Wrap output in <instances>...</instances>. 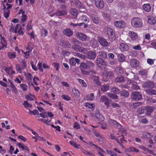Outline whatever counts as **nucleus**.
Wrapping results in <instances>:
<instances>
[{
  "label": "nucleus",
  "instance_id": "nucleus-1",
  "mask_svg": "<svg viewBox=\"0 0 156 156\" xmlns=\"http://www.w3.org/2000/svg\"><path fill=\"white\" fill-rule=\"evenodd\" d=\"M71 42L73 44L72 48L75 51L83 52L85 50V48L82 47V43L77 39L73 38L71 39Z\"/></svg>",
  "mask_w": 156,
  "mask_h": 156
},
{
  "label": "nucleus",
  "instance_id": "nucleus-2",
  "mask_svg": "<svg viewBox=\"0 0 156 156\" xmlns=\"http://www.w3.org/2000/svg\"><path fill=\"white\" fill-rule=\"evenodd\" d=\"M131 22L132 26L134 28H140L143 26V21L139 18L135 17L132 18Z\"/></svg>",
  "mask_w": 156,
  "mask_h": 156
},
{
  "label": "nucleus",
  "instance_id": "nucleus-3",
  "mask_svg": "<svg viewBox=\"0 0 156 156\" xmlns=\"http://www.w3.org/2000/svg\"><path fill=\"white\" fill-rule=\"evenodd\" d=\"M113 76V73L112 71L106 72L105 74L102 73V80L104 81H108L109 79H112Z\"/></svg>",
  "mask_w": 156,
  "mask_h": 156
},
{
  "label": "nucleus",
  "instance_id": "nucleus-4",
  "mask_svg": "<svg viewBox=\"0 0 156 156\" xmlns=\"http://www.w3.org/2000/svg\"><path fill=\"white\" fill-rule=\"evenodd\" d=\"M21 63L22 64L21 66L19 64H16V70L19 71L20 73H22V71L27 66L26 61H25L24 60H22Z\"/></svg>",
  "mask_w": 156,
  "mask_h": 156
},
{
  "label": "nucleus",
  "instance_id": "nucleus-5",
  "mask_svg": "<svg viewBox=\"0 0 156 156\" xmlns=\"http://www.w3.org/2000/svg\"><path fill=\"white\" fill-rule=\"evenodd\" d=\"M131 97L135 101H138L142 98L141 94L137 91H134L132 92Z\"/></svg>",
  "mask_w": 156,
  "mask_h": 156
},
{
  "label": "nucleus",
  "instance_id": "nucleus-6",
  "mask_svg": "<svg viewBox=\"0 0 156 156\" xmlns=\"http://www.w3.org/2000/svg\"><path fill=\"white\" fill-rule=\"evenodd\" d=\"M80 67L82 73L84 75L88 74L89 73L88 71L85 70V69H87L86 63L82 62L80 63Z\"/></svg>",
  "mask_w": 156,
  "mask_h": 156
},
{
  "label": "nucleus",
  "instance_id": "nucleus-7",
  "mask_svg": "<svg viewBox=\"0 0 156 156\" xmlns=\"http://www.w3.org/2000/svg\"><path fill=\"white\" fill-rule=\"evenodd\" d=\"M143 87L144 88L152 89L154 87V84L153 82L149 81L144 82L143 85Z\"/></svg>",
  "mask_w": 156,
  "mask_h": 156
},
{
  "label": "nucleus",
  "instance_id": "nucleus-8",
  "mask_svg": "<svg viewBox=\"0 0 156 156\" xmlns=\"http://www.w3.org/2000/svg\"><path fill=\"white\" fill-rule=\"evenodd\" d=\"M129 84L131 86L132 89L138 90L140 89V87L137 85V83L133 80H129Z\"/></svg>",
  "mask_w": 156,
  "mask_h": 156
},
{
  "label": "nucleus",
  "instance_id": "nucleus-9",
  "mask_svg": "<svg viewBox=\"0 0 156 156\" xmlns=\"http://www.w3.org/2000/svg\"><path fill=\"white\" fill-rule=\"evenodd\" d=\"M95 3L96 6L99 9L103 8L105 5V3L103 0H95Z\"/></svg>",
  "mask_w": 156,
  "mask_h": 156
},
{
  "label": "nucleus",
  "instance_id": "nucleus-10",
  "mask_svg": "<svg viewBox=\"0 0 156 156\" xmlns=\"http://www.w3.org/2000/svg\"><path fill=\"white\" fill-rule=\"evenodd\" d=\"M98 40L101 45L104 47H106L108 45V43L106 40L103 37L98 38Z\"/></svg>",
  "mask_w": 156,
  "mask_h": 156
},
{
  "label": "nucleus",
  "instance_id": "nucleus-11",
  "mask_svg": "<svg viewBox=\"0 0 156 156\" xmlns=\"http://www.w3.org/2000/svg\"><path fill=\"white\" fill-rule=\"evenodd\" d=\"M77 37L82 41L87 40L88 37L82 33H78L76 34Z\"/></svg>",
  "mask_w": 156,
  "mask_h": 156
},
{
  "label": "nucleus",
  "instance_id": "nucleus-12",
  "mask_svg": "<svg viewBox=\"0 0 156 156\" xmlns=\"http://www.w3.org/2000/svg\"><path fill=\"white\" fill-rule=\"evenodd\" d=\"M114 24L119 28H123L126 26L125 23L123 21H115L114 22Z\"/></svg>",
  "mask_w": 156,
  "mask_h": 156
},
{
  "label": "nucleus",
  "instance_id": "nucleus-13",
  "mask_svg": "<svg viewBox=\"0 0 156 156\" xmlns=\"http://www.w3.org/2000/svg\"><path fill=\"white\" fill-rule=\"evenodd\" d=\"M67 12L66 10H57L56 12L52 15H56L57 16H63L66 15Z\"/></svg>",
  "mask_w": 156,
  "mask_h": 156
},
{
  "label": "nucleus",
  "instance_id": "nucleus-14",
  "mask_svg": "<svg viewBox=\"0 0 156 156\" xmlns=\"http://www.w3.org/2000/svg\"><path fill=\"white\" fill-rule=\"evenodd\" d=\"M60 44L64 48H70L71 45L70 43L68 41H64L63 40H61L60 42Z\"/></svg>",
  "mask_w": 156,
  "mask_h": 156
},
{
  "label": "nucleus",
  "instance_id": "nucleus-15",
  "mask_svg": "<svg viewBox=\"0 0 156 156\" xmlns=\"http://www.w3.org/2000/svg\"><path fill=\"white\" fill-rule=\"evenodd\" d=\"M70 25L73 26V27H75L77 26L81 27L83 26L84 28H87L88 27L89 25L86 23H79L74 24L72 22L70 23Z\"/></svg>",
  "mask_w": 156,
  "mask_h": 156
},
{
  "label": "nucleus",
  "instance_id": "nucleus-16",
  "mask_svg": "<svg viewBox=\"0 0 156 156\" xmlns=\"http://www.w3.org/2000/svg\"><path fill=\"white\" fill-rule=\"evenodd\" d=\"M100 100L102 102H104L105 105L108 107L109 106L110 100L106 97L104 95L102 96L100 98Z\"/></svg>",
  "mask_w": 156,
  "mask_h": 156
},
{
  "label": "nucleus",
  "instance_id": "nucleus-17",
  "mask_svg": "<svg viewBox=\"0 0 156 156\" xmlns=\"http://www.w3.org/2000/svg\"><path fill=\"white\" fill-rule=\"evenodd\" d=\"M86 55L87 58L90 59H94L96 56L95 53L91 51L87 52Z\"/></svg>",
  "mask_w": 156,
  "mask_h": 156
},
{
  "label": "nucleus",
  "instance_id": "nucleus-18",
  "mask_svg": "<svg viewBox=\"0 0 156 156\" xmlns=\"http://www.w3.org/2000/svg\"><path fill=\"white\" fill-rule=\"evenodd\" d=\"M130 65L133 68H136L139 66V62L135 59H131L129 62Z\"/></svg>",
  "mask_w": 156,
  "mask_h": 156
},
{
  "label": "nucleus",
  "instance_id": "nucleus-19",
  "mask_svg": "<svg viewBox=\"0 0 156 156\" xmlns=\"http://www.w3.org/2000/svg\"><path fill=\"white\" fill-rule=\"evenodd\" d=\"M128 35L133 40H136L138 38V36L137 34L132 31H129Z\"/></svg>",
  "mask_w": 156,
  "mask_h": 156
},
{
  "label": "nucleus",
  "instance_id": "nucleus-20",
  "mask_svg": "<svg viewBox=\"0 0 156 156\" xmlns=\"http://www.w3.org/2000/svg\"><path fill=\"white\" fill-rule=\"evenodd\" d=\"M76 63L78 64H79L80 63V60L77 58H71L69 60L70 64L73 66H75Z\"/></svg>",
  "mask_w": 156,
  "mask_h": 156
},
{
  "label": "nucleus",
  "instance_id": "nucleus-21",
  "mask_svg": "<svg viewBox=\"0 0 156 156\" xmlns=\"http://www.w3.org/2000/svg\"><path fill=\"white\" fill-rule=\"evenodd\" d=\"M145 110L146 115H147L150 116L151 113L154 111V108L153 107L147 106L145 108Z\"/></svg>",
  "mask_w": 156,
  "mask_h": 156
},
{
  "label": "nucleus",
  "instance_id": "nucleus-22",
  "mask_svg": "<svg viewBox=\"0 0 156 156\" xmlns=\"http://www.w3.org/2000/svg\"><path fill=\"white\" fill-rule=\"evenodd\" d=\"M63 33L65 35L69 37H70L73 34V31L69 28H66L63 31Z\"/></svg>",
  "mask_w": 156,
  "mask_h": 156
},
{
  "label": "nucleus",
  "instance_id": "nucleus-23",
  "mask_svg": "<svg viewBox=\"0 0 156 156\" xmlns=\"http://www.w3.org/2000/svg\"><path fill=\"white\" fill-rule=\"evenodd\" d=\"M95 117L96 118L101 121H103L104 119V118L103 115L100 113V111L99 110L96 111L95 113Z\"/></svg>",
  "mask_w": 156,
  "mask_h": 156
},
{
  "label": "nucleus",
  "instance_id": "nucleus-24",
  "mask_svg": "<svg viewBox=\"0 0 156 156\" xmlns=\"http://www.w3.org/2000/svg\"><path fill=\"white\" fill-rule=\"evenodd\" d=\"M119 48L122 51H126L129 49V46L124 43H121L119 46Z\"/></svg>",
  "mask_w": 156,
  "mask_h": 156
},
{
  "label": "nucleus",
  "instance_id": "nucleus-25",
  "mask_svg": "<svg viewBox=\"0 0 156 156\" xmlns=\"http://www.w3.org/2000/svg\"><path fill=\"white\" fill-rule=\"evenodd\" d=\"M147 22L148 23L151 25H154L156 23V20L152 16H147Z\"/></svg>",
  "mask_w": 156,
  "mask_h": 156
},
{
  "label": "nucleus",
  "instance_id": "nucleus-26",
  "mask_svg": "<svg viewBox=\"0 0 156 156\" xmlns=\"http://www.w3.org/2000/svg\"><path fill=\"white\" fill-rule=\"evenodd\" d=\"M70 15L73 18L75 19L77 16L78 12L75 9L72 8L70 10Z\"/></svg>",
  "mask_w": 156,
  "mask_h": 156
},
{
  "label": "nucleus",
  "instance_id": "nucleus-27",
  "mask_svg": "<svg viewBox=\"0 0 156 156\" xmlns=\"http://www.w3.org/2000/svg\"><path fill=\"white\" fill-rule=\"evenodd\" d=\"M124 78L123 76H119L115 78V82L116 83H122L125 81Z\"/></svg>",
  "mask_w": 156,
  "mask_h": 156
},
{
  "label": "nucleus",
  "instance_id": "nucleus-28",
  "mask_svg": "<svg viewBox=\"0 0 156 156\" xmlns=\"http://www.w3.org/2000/svg\"><path fill=\"white\" fill-rule=\"evenodd\" d=\"M117 57L119 61L120 62H123L126 60V57L122 54H118Z\"/></svg>",
  "mask_w": 156,
  "mask_h": 156
},
{
  "label": "nucleus",
  "instance_id": "nucleus-29",
  "mask_svg": "<svg viewBox=\"0 0 156 156\" xmlns=\"http://www.w3.org/2000/svg\"><path fill=\"white\" fill-rule=\"evenodd\" d=\"M91 19L93 23L96 24H98L100 21L99 17L96 15H92L91 16Z\"/></svg>",
  "mask_w": 156,
  "mask_h": 156
},
{
  "label": "nucleus",
  "instance_id": "nucleus-30",
  "mask_svg": "<svg viewBox=\"0 0 156 156\" xmlns=\"http://www.w3.org/2000/svg\"><path fill=\"white\" fill-rule=\"evenodd\" d=\"M71 2L75 4L79 8H81L82 5L81 3L78 0H70Z\"/></svg>",
  "mask_w": 156,
  "mask_h": 156
},
{
  "label": "nucleus",
  "instance_id": "nucleus-31",
  "mask_svg": "<svg viewBox=\"0 0 156 156\" xmlns=\"http://www.w3.org/2000/svg\"><path fill=\"white\" fill-rule=\"evenodd\" d=\"M115 70L116 72V74L118 75H121L124 73L123 69L120 67H116L115 68Z\"/></svg>",
  "mask_w": 156,
  "mask_h": 156
},
{
  "label": "nucleus",
  "instance_id": "nucleus-32",
  "mask_svg": "<svg viewBox=\"0 0 156 156\" xmlns=\"http://www.w3.org/2000/svg\"><path fill=\"white\" fill-rule=\"evenodd\" d=\"M142 7L144 10L147 12H149L151 10V6L149 4H144Z\"/></svg>",
  "mask_w": 156,
  "mask_h": 156
},
{
  "label": "nucleus",
  "instance_id": "nucleus-33",
  "mask_svg": "<svg viewBox=\"0 0 156 156\" xmlns=\"http://www.w3.org/2000/svg\"><path fill=\"white\" fill-rule=\"evenodd\" d=\"M147 93L151 95H156V90L152 89H148L145 90Z\"/></svg>",
  "mask_w": 156,
  "mask_h": 156
},
{
  "label": "nucleus",
  "instance_id": "nucleus-34",
  "mask_svg": "<svg viewBox=\"0 0 156 156\" xmlns=\"http://www.w3.org/2000/svg\"><path fill=\"white\" fill-rule=\"evenodd\" d=\"M105 32L108 36L111 34H112L113 32V30L110 28L105 27L104 29Z\"/></svg>",
  "mask_w": 156,
  "mask_h": 156
},
{
  "label": "nucleus",
  "instance_id": "nucleus-35",
  "mask_svg": "<svg viewBox=\"0 0 156 156\" xmlns=\"http://www.w3.org/2000/svg\"><path fill=\"white\" fill-rule=\"evenodd\" d=\"M99 55L101 56L102 58L105 59H108V58L107 56V52H105L104 51H100L98 52Z\"/></svg>",
  "mask_w": 156,
  "mask_h": 156
},
{
  "label": "nucleus",
  "instance_id": "nucleus-36",
  "mask_svg": "<svg viewBox=\"0 0 156 156\" xmlns=\"http://www.w3.org/2000/svg\"><path fill=\"white\" fill-rule=\"evenodd\" d=\"M147 102L148 104L152 105L156 103V99L153 98H149L147 100Z\"/></svg>",
  "mask_w": 156,
  "mask_h": 156
},
{
  "label": "nucleus",
  "instance_id": "nucleus-37",
  "mask_svg": "<svg viewBox=\"0 0 156 156\" xmlns=\"http://www.w3.org/2000/svg\"><path fill=\"white\" fill-rule=\"evenodd\" d=\"M86 64L87 69H89L91 68H93L94 66V63L89 61H86Z\"/></svg>",
  "mask_w": 156,
  "mask_h": 156
},
{
  "label": "nucleus",
  "instance_id": "nucleus-38",
  "mask_svg": "<svg viewBox=\"0 0 156 156\" xmlns=\"http://www.w3.org/2000/svg\"><path fill=\"white\" fill-rule=\"evenodd\" d=\"M107 94L108 96L111 99H117L118 98V97L117 95L113 93H108Z\"/></svg>",
  "mask_w": 156,
  "mask_h": 156
},
{
  "label": "nucleus",
  "instance_id": "nucleus-39",
  "mask_svg": "<svg viewBox=\"0 0 156 156\" xmlns=\"http://www.w3.org/2000/svg\"><path fill=\"white\" fill-rule=\"evenodd\" d=\"M8 56L10 59L14 58L16 57V53L14 52H9L8 53Z\"/></svg>",
  "mask_w": 156,
  "mask_h": 156
},
{
  "label": "nucleus",
  "instance_id": "nucleus-40",
  "mask_svg": "<svg viewBox=\"0 0 156 156\" xmlns=\"http://www.w3.org/2000/svg\"><path fill=\"white\" fill-rule=\"evenodd\" d=\"M93 82L95 84V86L98 85L100 84L99 80V77L98 76H94V77Z\"/></svg>",
  "mask_w": 156,
  "mask_h": 156
},
{
  "label": "nucleus",
  "instance_id": "nucleus-41",
  "mask_svg": "<svg viewBox=\"0 0 156 156\" xmlns=\"http://www.w3.org/2000/svg\"><path fill=\"white\" fill-rule=\"evenodd\" d=\"M96 63L97 65H99L100 64L103 65H106V63L104 60L100 58H98L96 61Z\"/></svg>",
  "mask_w": 156,
  "mask_h": 156
},
{
  "label": "nucleus",
  "instance_id": "nucleus-42",
  "mask_svg": "<svg viewBox=\"0 0 156 156\" xmlns=\"http://www.w3.org/2000/svg\"><path fill=\"white\" fill-rule=\"evenodd\" d=\"M108 36L109 39L112 41H113L116 39V37L115 33L113 32L112 34H111Z\"/></svg>",
  "mask_w": 156,
  "mask_h": 156
},
{
  "label": "nucleus",
  "instance_id": "nucleus-43",
  "mask_svg": "<svg viewBox=\"0 0 156 156\" xmlns=\"http://www.w3.org/2000/svg\"><path fill=\"white\" fill-rule=\"evenodd\" d=\"M72 92L74 94V96L77 98L79 97L80 93L79 91L76 88H73L72 90Z\"/></svg>",
  "mask_w": 156,
  "mask_h": 156
},
{
  "label": "nucleus",
  "instance_id": "nucleus-44",
  "mask_svg": "<svg viewBox=\"0 0 156 156\" xmlns=\"http://www.w3.org/2000/svg\"><path fill=\"white\" fill-rule=\"evenodd\" d=\"M17 146L20 148H22V149L26 150L27 151H29V149L26 146H23L20 143H19L17 144Z\"/></svg>",
  "mask_w": 156,
  "mask_h": 156
},
{
  "label": "nucleus",
  "instance_id": "nucleus-45",
  "mask_svg": "<svg viewBox=\"0 0 156 156\" xmlns=\"http://www.w3.org/2000/svg\"><path fill=\"white\" fill-rule=\"evenodd\" d=\"M121 94L125 97H128L129 94V92L126 90H123L121 91Z\"/></svg>",
  "mask_w": 156,
  "mask_h": 156
},
{
  "label": "nucleus",
  "instance_id": "nucleus-46",
  "mask_svg": "<svg viewBox=\"0 0 156 156\" xmlns=\"http://www.w3.org/2000/svg\"><path fill=\"white\" fill-rule=\"evenodd\" d=\"M109 88V85L108 84H105L102 86L101 90L103 92L107 91Z\"/></svg>",
  "mask_w": 156,
  "mask_h": 156
},
{
  "label": "nucleus",
  "instance_id": "nucleus-47",
  "mask_svg": "<svg viewBox=\"0 0 156 156\" xmlns=\"http://www.w3.org/2000/svg\"><path fill=\"white\" fill-rule=\"evenodd\" d=\"M111 92L116 94H118L119 93V90L118 88L115 87H114L111 89Z\"/></svg>",
  "mask_w": 156,
  "mask_h": 156
},
{
  "label": "nucleus",
  "instance_id": "nucleus-48",
  "mask_svg": "<svg viewBox=\"0 0 156 156\" xmlns=\"http://www.w3.org/2000/svg\"><path fill=\"white\" fill-rule=\"evenodd\" d=\"M147 71L146 69H144L140 71L139 72V74L140 75L142 76H146L147 75Z\"/></svg>",
  "mask_w": 156,
  "mask_h": 156
},
{
  "label": "nucleus",
  "instance_id": "nucleus-49",
  "mask_svg": "<svg viewBox=\"0 0 156 156\" xmlns=\"http://www.w3.org/2000/svg\"><path fill=\"white\" fill-rule=\"evenodd\" d=\"M22 27L19 24H17L14 28V32L15 33H17V31L20 29H22Z\"/></svg>",
  "mask_w": 156,
  "mask_h": 156
},
{
  "label": "nucleus",
  "instance_id": "nucleus-50",
  "mask_svg": "<svg viewBox=\"0 0 156 156\" xmlns=\"http://www.w3.org/2000/svg\"><path fill=\"white\" fill-rule=\"evenodd\" d=\"M82 20L83 22V23H86L87 22L88 23L89 22V19L88 18H87L85 16H82Z\"/></svg>",
  "mask_w": 156,
  "mask_h": 156
},
{
  "label": "nucleus",
  "instance_id": "nucleus-51",
  "mask_svg": "<svg viewBox=\"0 0 156 156\" xmlns=\"http://www.w3.org/2000/svg\"><path fill=\"white\" fill-rule=\"evenodd\" d=\"M48 33V31L46 29H43L41 31V36L44 37H45L47 35Z\"/></svg>",
  "mask_w": 156,
  "mask_h": 156
},
{
  "label": "nucleus",
  "instance_id": "nucleus-52",
  "mask_svg": "<svg viewBox=\"0 0 156 156\" xmlns=\"http://www.w3.org/2000/svg\"><path fill=\"white\" fill-rule=\"evenodd\" d=\"M1 43L4 47H5L7 45L6 41L5 40V37H2L1 39Z\"/></svg>",
  "mask_w": 156,
  "mask_h": 156
},
{
  "label": "nucleus",
  "instance_id": "nucleus-53",
  "mask_svg": "<svg viewBox=\"0 0 156 156\" xmlns=\"http://www.w3.org/2000/svg\"><path fill=\"white\" fill-rule=\"evenodd\" d=\"M78 80L79 82L84 87H86L87 85L84 81L81 79H78Z\"/></svg>",
  "mask_w": 156,
  "mask_h": 156
},
{
  "label": "nucleus",
  "instance_id": "nucleus-54",
  "mask_svg": "<svg viewBox=\"0 0 156 156\" xmlns=\"http://www.w3.org/2000/svg\"><path fill=\"white\" fill-rule=\"evenodd\" d=\"M115 121L114 120L109 119L108 121V122L111 126H113L115 123Z\"/></svg>",
  "mask_w": 156,
  "mask_h": 156
},
{
  "label": "nucleus",
  "instance_id": "nucleus-55",
  "mask_svg": "<svg viewBox=\"0 0 156 156\" xmlns=\"http://www.w3.org/2000/svg\"><path fill=\"white\" fill-rule=\"evenodd\" d=\"M23 105H24L25 108L28 107L31 108L32 107V105L30 104L27 101H25L23 103Z\"/></svg>",
  "mask_w": 156,
  "mask_h": 156
},
{
  "label": "nucleus",
  "instance_id": "nucleus-56",
  "mask_svg": "<svg viewBox=\"0 0 156 156\" xmlns=\"http://www.w3.org/2000/svg\"><path fill=\"white\" fill-rule=\"evenodd\" d=\"M70 144L72 146L74 147L75 148H78V146H80V145H77L75 142H74L73 141H69Z\"/></svg>",
  "mask_w": 156,
  "mask_h": 156
},
{
  "label": "nucleus",
  "instance_id": "nucleus-57",
  "mask_svg": "<svg viewBox=\"0 0 156 156\" xmlns=\"http://www.w3.org/2000/svg\"><path fill=\"white\" fill-rule=\"evenodd\" d=\"M82 151L84 154L86 155H88L90 156H92L93 155V154L91 152H89L83 149Z\"/></svg>",
  "mask_w": 156,
  "mask_h": 156
},
{
  "label": "nucleus",
  "instance_id": "nucleus-58",
  "mask_svg": "<svg viewBox=\"0 0 156 156\" xmlns=\"http://www.w3.org/2000/svg\"><path fill=\"white\" fill-rule=\"evenodd\" d=\"M22 89L25 91H26L27 89V85L25 84H21L20 85Z\"/></svg>",
  "mask_w": 156,
  "mask_h": 156
},
{
  "label": "nucleus",
  "instance_id": "nucleus-59",
  "mask_svg": "<svg viewBox=\"0 0 156 156\" xmlns=\"http://www.w3.org/2000/svg\"><path fill=\"white\" fill-rule=\"evenodd\" d=\"M113 126L118 129H120L122 128V126L116 121H115V123Z\"/></svg>",
  "mask_w": 156,
  "mask_h": 156
},
{
  "label": "nucleus",
  "instance_id": "nucleus-60",
  "mask_svg": "<svg viewBox=\"0 0 156 156\" xmlns=\"http://www.w3.org/2000/svg\"><path fill=\"white\" fill-rule=\"evenodd\" d=\"M61 97L63 99L66 101H69L70 100V98L68 95H62Z\"/></svg>",
  "mask_w": 156,
  "mask_h": 156
},
{
  "label": "nucleus",
  "instance_id": "nucleus-61",
  "mask_svg": "<svg viewBox=\"0 0 156 156\" xmlns=\"http://www.w3.org/2000/svg\"><path fill=\"white\" fill-rule=\"evenodd\" d=\"M87 98L90 100H93L94 99V94L92 93L90 94V96L89 95L87 96Z\"/></svg>",
  "mask_w": 156,
  "mask_h": 156
},
{
  "label": "nucleus",
  "instance_id": "nucleus-62",
  "mask_svg": "<svg viewBox=\"0 0 156 156\" xmlns=\"http://www.w3.org/2000/svg\"><path fill=\"white\" fill-rule=\"evenodd\" d=\"M29 113H31L34 115H37L39 114V113L38 110H34L33 111L30 110L29 112Z\"/></svg>",
  "mask_w": 156,
  "mask_h": 156
},
{
  "label": "nucleus",
  "instance_id": "nucleus-63",
  "mask_svg": "<svg viewBox=\"0 0 156 156\" xmlns=\"http://www.w3.org/2000/svg\"><path fill=\"white\" fill-rule=\"evenodd\" d=\"M103 16L104 18H105L106 19H107L108 20H110V18H111L110 16H109V14H108V13H104L103 14Z\"/></svg>",
  "mask_w": 156,
  "mask_h": 156
},
{
  "label": "nucleus",
  "instance_id": "nucleus-64",
  "mask_svg": "<svg viewBox=\"0 0 156 156\" xmlns=\"http://www.w3.org/2000/svg\"><path fill=\"white\" fill-rule=\"evenodd\" d=\"M137 112L139 114H142L144 112V109L142 108H140L137 110Z\"/></svg>",
  "mask_w": 156,
  "mask_h": 156
}]
</instances>
